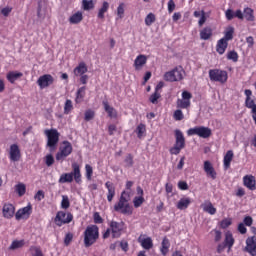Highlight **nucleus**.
I'll return each mask as SVG.
<instances>
[{
  "label": "nucleus",
  "mask_w": 256,
  "mask_h": 256,
  "mask_svg": "<svg viewBox=\"0 0 256 256\" xmlns=\"http://www.w3.org/2000/svg\"><path fill=\"white\" fill-rule=\"evenodd\" d=\"M193 98V94L189 91L182 92V99L178 98L176 101L177 109H189L191 107V99Z\"/></svg>",
  "instance_id": "11"
},
{
  "label": "nucleus",
  "mask_w": 256,
  "mask_h": 256,
  "mask_svg": "<svg viewBox=\"0 0 256 256\" xmlns=\"http://www.w3.org/2000/svg\"><path fill=\"white\" fill-rule=\"evenodd\" d=\"M21 77H23V72L17 71H10L6 75L7 81H9V83L11 84L15 83V81H17L18 79H21Z\"/></svg>",
  "instance_id": "28"
},
{
  "label": "nucleus",
  "mask_w": 256,
  "mask_h": 256,
  "mask_svg": "<svg viewBox=\"0 0 256 256\" xmlns=\"http://www.w3.org/2000/svg\"><path fill=\"white\" fill-rule=\"evenodd\" d=\"M129 193L123 191L118 202L114 205V211L122 215H133V206L129 204Z\"/></svg>",
  "instance_id": "3"
},
{
  "label": "nucleus",
  "mask_w": 256,
  "mask_h": 256,
  "mask_svg": "<svg viewBox=\"0 0 256 256\" xmlns=\"http://www.w3.org/2000/svg\"><path fill=\"white\" fill-rule=\"evenodd\" d=\"M191 205V198H181L176 204L177 209L183 211Z\"/></svg>",
  "instance_id": "33"
},
{
  "label": "nucleus",
  "mask_w": 256,
  "mask_h": 256,
  "mask_svg": "<svg viewBox=\"0 0 256 256\" xmlns=\"http://www.w3.org/2000/svg\"><path fill=\"white\" fill-rule=\"evenodd\" d=\"M138 243H140L141 247L146 251L153 249V239L151 237L143 238L140 236L138 238Z\"/></svg>",
  "instance_id": "20"
},
{
  "label": "nucleus",
  "mask_w": 256,
  "mask_h": 256,
  "mask_svg": "<svg viewBox=\"0 0 256 256\" xmlns=\"http://www.w3.org/2000/svg\"><path fill=\"white\" fill-rule=\"evenodd\" d=\"M32 213H33V206L31 205V203H29L26 207H23L17 210L15 214V219L16 221H21V219H24L25 221H27V219L31 217Z\"/></svg>",
  "instance_id": "13"
},
{
  "label": "nucleus",
  "mask_w": 256,
  "mask_h": 256,
  "mask_svg": "<svg viewBox=\"0 0 256 256\" xmlns=\"http://www.w3.org/2000/svg\"><path fill=\"white\" fill-rule=\"evenodd\" d=\"M178 189H180L181 191H187V189H189V185L185 181H179Z\"/></svg>",
  "instance_id": "64"
},
{
  "label": "nucleus",
  "mask_w": 256,
  "mask_h": 256,
  "mask_svg": "<svg viewBox=\"0 0 256 256\" xmlns=\"http://www.w3.org/2000/svg\"><path fill=\"white\" fill-rule=\"evenodd\" d=\"M83 21V13L82 12H76L74 13L70 18H69V22L72 25H77L79 23H81Z\"/></svg>",
  "instance_id": "34"
},
{
  "label": "nucleus",
  "mask_w": 256,
  "mask_h": 256,
  "mask_svg": "<svg viewBox=\"0 0 256 256\" xmlns=\"http://www.w3.org/2000/svg\"><path fill=\"white\" fill-rule=\"evenodd\" d=\"M120 247L124 253H127L129 251V242L125 240L120 241Z\"/></svg>",
  "instance_id": "63"
},
{
  "label": "nucleus",
  "mask_w": 256,
  "mask_h": 256,
  "mask_svg": "<svg viewBox=\"0 0 256 256\" xmlns=\"http://www.w3.org/2000/svg\"><path fill=\"white\" fill-rule=\"evenodd\" d=\"M30 252L32 256H43V251H41L39 246H31Z\"/></svg>",
  "instance_id": "51"
},
{
  "label": "nucleus",
  "mask_w": 256,
  "mask_h": 256,
  "mask_svg": "<svg viewBox=\"0 0 256 256\" xmlns=\"http://www.w3.org/2000/svg\"><path fill=\"white\" fill-rule=\"evenodd\" d=\"M71 153H73V145L67 140L63 141L59 151L56 153V161L63 163Z\"/></svg>",
  "instance_id": "8"
},
{
  "label": "nucleus",
  "mask_w": 256,
  "mask_h": 256,
  "mask_svg": "<svg viewBox=\"0 0 256 256\" xmlns=\"http://www.w3.org/2000/svg\"><path fill=\"white\" fill-rule=\"evenodd\" d=\"M173 119L175 121H183V119H185V115H183L181 108H178L176 111H174Z\"/></svg>",
  "instance_id": "46"
},
{
  "label": "nucleus",
  "mask_w": 256,
  "mask_h": 256,
  "mask_svg": "<svg viewBox=\"0 0 256 256\" xmlns=\"http://www.w3.org/2000/svg\"><path fill=\"white\" fill-rule=\"evenodd\" d=\"M161 99V94L157 91H155L149 98L150 103H153V105H157V101Z\"/></svg>",
  "instance_id": "55"
},
{
  "label": "nucleus",
  "mask_w": 256,
  "mask_h": 256,
  "mask_svg": "<svg viewBox=\"0 0 256 256\" xmlns=\"http://www.w3.org/2000/svg\"><path fill=\"white\" fill-rule=\"evenodd\" d=\"M245 251L251 256H256V236H251L246 239Z\"/></svg>",
  "instance_id": "16"
},
{
  "label": "nucleus",
  "mask_w": 256,
  "mask_h": 256,
  "mask_svg": "<svg viewBox=\"0 0 256 256\" xmlns=\"http://www.w3.org/2000/svg\"><path fill=\"white\" fill-rule=\"evenodd\" d=\"M253 9L247 7L244 9V18L246 21H255V15Z\"/></svg>",
  "instance_id": "40"
},
{
  "label": "nucleus",
  "mask_w": 256,
  "mask_h": 256,
  "mask_svg": "<svg viewBox=\"0 0 256 256\" xmlns=\"http://www.w3.org/2000/svg\"><path fill=\"white\" fill-rule=\"evenodd\" d=\"M16 208L14 204H11L9 202H6L3 204L2 207V215L4 219H13L15 217L16 213Z\"/></svg>",
  "instance_id": "14"
},
{
  "label": "nucleus",
  "mask_w": 256,
  "mask_h": 256,
  "mask_svg": "<svg viewBox=\"0 0 256 256\" xmlns=\"http://www.w3.org/2000/svg\"><path fill=\"white\" fill-rule=\"evenodd\" d=\"M145 203V198L143 196H136L133 199V205L135 209H139Z\"/></svg>",
  "instance_id": "44"
},
{
  "label": "nucleus",
  "mask_w": 256,
  "mask_h": 256,
  "mask_svg": "<svg viewBox=\"0 0 256 256\" xmlns=\"http://www.w3.org/2000/svg\"><path fill=\"white\" fill-rule=\"evenodd\" d=\"M97 239H99V227L97 225L86 227L84 231V246L91 247V245H95Z\"/></svg>",
  "instance_id": "4"
},
{
  "label": "nucleus",
  "mask_w": 256,
  "mask_h": 256,
  "mask_svg": "<svg viewBox=\"0 0 256 256\" xmlns=\"http://www.w3.org/2000/svg\"><path fill=\"white\" fill-rule=\"evenodd\" d=\"M22 247H25V241L22 240H13L11 245L9 246L10 251H15L16 249H22Z\"/></svg>",
  "instance_id": "38"
},
{
  "label": "nucleus",
  "mask_w": 256,
  "mask_h": 256,
  "mask_svg": "<svg viewBox=\"0 0 256 256\" xmlns=\"http://www.w3.org/2000/svg\"><path fill=\"white\" fill-rule=\"evenodd\" d=\"M87 71V64H85V62H80L78 66L74 69V75L76 77H79V75H85Z\"/></svg>",
  "instance_id": "32"
},
{
  "label": "nucleus",
  "mask_w": 256,
  "mask_h": 256,
  "mask_svg": "<svg viewBox=\"0 0 256 256\" xmlns=\"http://www.w3.org/2000/svg\"><path fill=\"white\" fill-rule=\"evenodd\" d=\"M209 79L213 83H220V85H225L227 80L229 79V74L225 70H221L218 68L210 69L208 72Z\"/></svg>",
  "instance_id": "5"
},
{
  "label": "nucleus",
  "mask_w": 256,
  "mask_h": 256,
  "mask_svg": "<svg viewBox=\"0 0 256 256\" xmlns=\"http://www.w3.org/2000/svg\"><path fill=\"white\" fill-rule=\"evenodd\" d=\"M226 57L228 61H233V63L239 61V54L235 50L228 51Z\"/></svg>",
  "instance_id": "41"
},
{
  "label": "nucleus",
  "mask_w": 256,
  "mask_h": 256,
  "mask_svg": "<svg viewBox=\"0 0 256 256\" xmlns=\"http://www.w3.org/2000/svg\"><path fill=\"white\" fill-rule=\"evenodd\" d=\"M185 75V70L183 67H176L171 71L164 74V79L170 83H175V81H183V76Z\"/></svg>",
  "instance_id": "9"
},
{
  "label": "nucleus",
  "mask_w": 256,
  "mask_h": 256,
  "mask_svg": "<svg viewBox=\"0 0 256 256\" xmlns=\"http://www.w3.org/2000/svg\"><path fill=\"white\" fill-rule=\"evenodd\" d=\"M73 180L78 185H81V183H83L81 175V166L77 164V162L72 163V171L70 173L61 174L58 183H73Z\"/></svg>",
  "instance_id": "2"
},
{
  "label": "nucleus",
  "mask_w": 256,
  "mask_h": 256,
  "mask_svg": "<svg viewBox=\"0 0 256 256\" xmlns=\"http://www.w3.org/2000/svg\"><path fill=\"white\" fill-rule=\"evenodd\" d=\"M235 154L233 153V150H228L224 156L223 159V167L225 171L231 167V161H233V157Z\"/></svg>",
  "instance_id": "23"
},
{
  "label": "nucleus",
  "mask_w": 256,
  "mask_h": 256,
  "mask_svg": "<svg viewBox=\"0 0 256 256\" xmlns=\"http://www.w3.org/2000/svg\"><path fill=\"white\" fill-rule=\"evenodd\" d=\"M155 21H157V18L155 17V14L153 13H149L146 18H145V25L147 27H151L153 25V23H155Z\"/></svg>",
  "instance_id": "43"
},
{
  "label": "nucleus",
  "mask_w": 256,
  "mask_h": 256,
  "mask_svg": "<svg viewBox=\"0 0 256 256\" xmlns=\"http://www.w3.org/2000/svg\"><path fill=\"white\" fill-rule=\"evenodd\" d=\"M105 187L108 189L107 200L111 203V201H113V197H115V185H113V182L107 181L105 183Z\"/></svg>",
  "instance_id": "29"
},
{
  "label": "nucleus",
  "mask_w": 256,
  "mask_h": 256,
  "mask_svg": "<svg viewBox=\"0 0 256 256\" xmlns=\"http://www.w3.org/2000/svg\"><path fill=\"white\" fill-rule=\"evenodd\" d=\"M44 134L47 137V147L50 151H55V149H57V145H59V131L52 128L45 130Z\"/></svg>",
  "instance_id": "7"
},
{
  "label": "nucleus",
  "mask_w": 256,
  "mask_h": 256,
  "mask_svg": "<svg viewBox=\"0 0 256 256\" xmlns=\"http://www.w3.org/2000/svg\"><path fill=\"white\" fill-rule=\"evenodd\" d=\"M244 93L246 95L245 107H247V109H251L252 119L256 125V104L255 100L251 99V95H253V92L249 89H246Z\"/></svg>",
  "instance_id": "12"
},
{
  "label": "nucleus",
  "mask_w": 256,
  "mask_h": 256,
  "mask_svg": "<svg viewBox=\"0 0 256 256\" xmlns=\"http://www.w3.org/2000/svg\"><path fill=\"white\" fill-rule=\"evenodd\" d=\"M9 159L14 163L21 159V150L19 149V145L12 144L10 146Z\"/></svg>",
  "instance_id": "18"
},
{
  "label": "nucleus",
  "mask_w": 256,
  "mask_h": 256,
  "mask_svg": "<svg viewBox=\"0 0 256 256\" xmlns=\"http://www.w3.org/2000/svg\"><path fill=\"white\" fill-rule=\"evenodd\" d=\"M102 105L104 107V111H106V113H107L108 117H110V119L117 118V110H115V108L110 106L109 102L103 101Z\"/></svg>",
  "instance_id": "27"
},
{
  "label": "nucleus",
  "mask_w": 256,
  "mask_h": 256,
  "mask_svg": "<svg viewBox=\"0 0 256 256\" xmlns=\"http://www.w3.org/2000/svg\"><path fill=\"white\" fill-rule=\"evenodd\" d=\"M147 64V56L140 54L134 60V67L136 71H139L143 67V65Z\"/></svg>",
  "instance_id": "25"
},
{
  "label": "nucleus",
  "mask_w": 256,
  "mask_h": 256,
  "mask_svg": "<svg viewBox=\"0 0 256 256\" xmlns=\"http://www.w3.org/2000/svg\"><path fill=\"white\" fill-rule=\"evenodd\" d=\"M187 135H188L189 137H191V136H193V135H199V126H196V127H194V128L188 129Z\"/></svg>",
  "instance_id": "60"
},
{
  "label": "nucleus",
  "mask_w": 256,
  "mask_h": 256,
  "mask_svg": "<svg viewBox=\"0 0 256 256\" xmlns=\"http://www.w3.org/2000/svg\"><path fill=\"white\" fill-rule=\"evenodd\" d=\"M95 119V111L89 109V110H86L85 111V114H84V120L85 121H91Z\"/></svg>",
  "instance_id": "54"
},
{
  "label": "nucleus",
  "mask_w": 256,
  "mask_h": 256,
  "mask_svg": "<svg viewBox=\"0 0 256 256\" xmlns=\"http://www.w3.org/2000/svg\"><path fill=\"white\" fill-rule=\"evenodd\" d=\"M15 191L18 193L19 197H23L27 191V187L23 183H19L15 186Z\"/></svg>",
  "instance_id": "42"
},
{
  "label": "nucleus",
  "mask_w": 256,
  "mask_h": 256,
  "mask_svg": "<svg viewBox=\"0 0 256 256\" xmlns=\"http://www.w3.org/2000/svg\"><path fill=\"white\" fill-rule=\"evenodd\" d=\"M73 221V214L71 212L58 211L54 218V223L57 227H63V225H69Z\"/></svg>",
  "instance_id": "10"
},
{
  "label": "nucleus",
  "mask_w": 256,
  "mask_h": 256,
  "mask_svg": "<svg viewBox=\"0 0 256 256\" xmlns=\"http://www.w3.org/2000/svg\"><path fill=\"white\" fill-rule=\"evenodd\" d=\"M227 47H229V42L224 39L218 40L216 44V53H218V55H225Z\"/></svg>",
  "instance_id": "21"
},
{
  "label": "nucleus",
  "mask_w": 256,
  "mask_h": 256,
  "mask_svg": "<svg viewBox=\"0 0 256 256\" xmlns=\"http://www.w3.org/2000/svg\"><path fill=\"white\" fill-rule=\"evenodd\" d=\"M61 207L62 209H69V207H71V202H69V196H62Z\"/></svg>",
  "instance_id": "53"
},
{
  "label": "nucleus",
  "mask_w": 256,
  "mask_h": 256,
  "mask_svg": "<svg viewBox=\"0 0 256 256\" xmlns=\"http://www.w3.org/2000/svg\"><path fill=\"white\" fill-rule=\"evenodd\" d=\"M125 167L130 168L133 167L134 161H133V154H127L124 159Z\"/></svg>",
  "instance_id": "49"
},
{
  "label": "nucleus",
  "mask_w": 256,
  "mask_h": 256,
  "mask_svg": "<svg viewBox=\"0 0 256 256\" xmlns=\"http://www.w3.org/2000/svg\"><path fill=\"white\" fill-rule=\"evenodd\" d=\"M30 252L32 256H43V251H41L39 246H31Z\"/></svg>",
  "instance_id": "52"
},
{
  "label": "nucleus",
  "mask_w": 256,
  "mask_h": 256,
  "mask_svg": "<svg viewBox=\"0 0 256 256\" xmlns=\"http://www.w3.org/2000/svg\"><path fill=\"white\" fill-rule=\"evenodd\" d=\"M243 184L244 187H247L250 191H255L256 190V179L255 176L253 175H245L243 177Z\"/></svg>",
  "instance_id": "19"
},
{
  "label": "nucleus",
  "mask_w": 256,
  "mask_h": 256,
  "mask_svg": "<svg viewBox=\"0 0 256 256\" xmlns=\"http://www.w3.org/2000/svg\"><path fill=\"white\" fill-rule=\"evenodd\" d=\"M233 223L231 218H225L220 222L221 229H227V227H230V225Z\"/></svg>",
  "instance_id": "56"
},
{
  "label": "nucleus",
  "mask_w": 256,
  "mask_h": 256,
  "mask_svg": "<svg viewBox=\"0 0 256 256\" xmlns=\"http://www.w3.org/2000/svg\"><path fill=\"white\" fill-rule=\"evenodd\" d=\"M203 211L205 213H209V215H215V213H217V208L213 207V203H211V201H205L202 205H201Z\"/></svg>",
  "instance_id": "30"
},
{
  "label": "nucleus",
  "mask_w": 256,
  "mask_h": 256,
  "mask_svg": "<svg viewBox=\"0 0 256 256\" xmlns=\"http://www.w3.org/2000/svg\"><path fill=\"white\" fill-rule=\"evenodd\" d=\"M223 243L227 246L228 251L233 249V245H235V238H233V233H231V231H227L225 233V239Z\"/></svg>",
  "instance_id": "26"
},
{
  "label": "nucleus",
  "mask_w": 256,
  "mask_h": 256,
  "mask_svg": "<svg viewBox=\"0 0 256 256\" xmlns=\"http://www.w3.org/2000/svg\"><path fill=\"white\" fill-rule=\"evenodd\" d=\"M93 219H94V223H96V224L103 223V218L101 217V214H99V212H95L93 214Z\"/></svg>",
  "instance_id": "61"
},
{
  "label": "nucleus",
  "mask_w": 256,
  "mask_h": 256,
  "mask_svg": "<svg viewBox=\"0 0 256 256\" xmlns=\"http://www.w3.org/2000/svg\"><path fill=\"white\" fill-rule=\"evenodd\" d=\"M71 241H73V233L69 232L64 237V245L69 247V245H71Z\"/></svg>",
  "instance_id": "57"
},
{
  "label": "nucleus",
  "mask_w": 256,
  "mask_h": 256,
  "mask_svg": "<svg viewBox=\"0 0 256 256\" xmlns=\"http://www.w3.org/2000/svg\"><path fill=\"white\" fill-rule=\"evenodd\" d=\"M45 163H46L47 167H51V165H53V163H55V158L53 157L52 154L46 155Z\"/></svg>",
  "instance_id": "58"
},
{
  "label": "nucleus",
  "mask_w": 256,
  "mask_h": 256,
  "mask_svg": "<svg viewBox=\"0 0 256 256\" xmlns=\"http://www.w3.org/2000/svg\"><path fill=\"white\" fill-rule=\"evenodd\" d=\"M235 33V28H233L232 26L228 27L224 33V37L221 38L224 41H226L227 43H229V41H233V35Z\"/></svg>",
  "instance_id": "37"
},
{
  "label": "nucleus",
  "mask_w": 256,
  "mask_h": 256,
  "mask_svg": "<svg viewBox=\"0 0 256 256\" xmlns=\"http://www.w3.org/2000/svg\"><path fill=\"white\" fill-rule=\"evenodd\" d=\"M175 134V144L172 148H170L171 155H179L182 149H185V136L183 132L179 129L174 131Z\"/></svg>",
  "instance_id": "6"
},
{
  "label": "nucleus",
  "mask_w": 256,
  "mask_h": 256,
  "mask_svg": "<svg viewBox=\"0 0 256 256\" xmlns=\"http://www.w3.org/2000/svg\"><path fill=\"white\" fill-rule=\"evenodd\" d=\"M117 16L119 19H123V17H125V3L122 2L117 7Z\"/></svg>",
  "instance_id": "50"
},
{
  "label": "nucleus",
  "mask_w": 256,
  "mask_h": 256,
  "mask_svg": "<svg viewBox=\"0 0 256 256\" xmlns=\"http://www.w3.org/2000/svg\"><path fill=\"white\" fill-rule=\"evenodd\" d=\"M211 37H213V29L211 27L206 26L200 30V39H202V41H209Z\"/></svg>",
  "instance_id": "24"
},
{
  "label": "nucleus",
  "mask_w": 256,
  "mask_h": 256,
  "mask_svg": "<svg viewBox=\"0 0 256 256\" xmlns=\"http://www.w3.org/2000/svg\"><path fill=\"white\" fill-rule=\"evenodd\" d=\"M85 175H86V179L87 181H91V179H93V167L89 164L85 165Z\"/></svg>",
  "instance_id": "47"
},
{
  "label": "nucleus",
  "mask_w": 256,
  "mask_h": 256,
  "mask_svg": "<svg viewBox=\"0 0 256 256\" xmlns=\"http://www.w3.org/2000/svg\"><path fill=\"white\" fill-rule=\"evenodd\" d=\"M82 7L84 11H89L95 7L93 0H82Z\"/></svg>",
  "instance_id": "48"
},
{
  "label": "nucleus",
  "mask_w": 256,
  "mask_h": 256,
  "mask_svg": "<svg viewBox=\"0 0 256 256\" xmlns=\"http://www.w3.org/2000/svg\"><path fill=\"white\" fill-rule=\"evenodd\" d=\"M146 132H147V126H145V124L140 123L136 127V133H137L138 139H143V135H145Z\"/></svg>",
  "instance_id": "39"
},
{
  "label": "nucleus",
  "mask_w": 256,
  "mask_h": 256,
  "mask_svg": "<svg viewBox=\"0 0 256 256\" xmlns=\"http://www.w3.org/2000/svg\"><path fill=\"white\" fill-rule=\"evenodd\" d=\"M109 228L105 230L102 234L103 239H109L112 236V239H119L125 233V223L123 221L117 222L115 220H111L109 223Z\"/></svg>",
  "instance_id": "1"
},
{
  "label": "nucleus",
  "mask_w": 256,
  "mask_h": 256,
  "mask_svg": "<svg viewBox=\"0 0 256 256\" xmlns=\"http://www.w3.org/2000/svg\"><path fill=\"white\" fill-rule=\"evenodd\" d=\"M109 11V2L104 1L101 8L98 10V19H105V14Z\"/></svg>",
  "instance_id": "35"
},
{
  "label": "nucleus",
  "mask_w": 256,
  "mask_h": 256,
  "mask_svg": "<svg viewBox=\"0 0 256 256\" xmlns=\"http://www.w3.org/2000/svg\"><path fill=\"white\" fill-rule=\"evenodd\" d=\"M170 248H171V241H169V238H167V236H165L161 242V247H160L161 255L167 256Z\"/></svg>",
  "instance_id": "22"
},
{
  "label": "nucleus",
  "mask_w": 256,
  "mask_h": 256,
  "mask_svg": "<svg viewBox=\"0 0 256 256\" xmlns=\"http://www.w3.org/2000/svg\"><path fill=\"white\" fill-rule=\"evenodd\" d=\"M214 232V241L216 243H219V241H221L222 237H223V233H221L220 230H213Z\"/></svg>",
  "instance_id": "59"
},
{
  "label": "nucleus",
  "mask_w": 256,
  "mask_h": 256,
  "mask_svg": "<svg viewBox=\"0 0 256 256\" xmlns=\"http://www.w3.org/2000/svg\"><path fill=\"white\" fill-rule=\"evenodd\" d=\"M203 169H204V172L206 173L207 177H209L213 181L215 179H217V171H215L213 164L209 160L204 161Z\"/></svg>",
  "instance_id": "17"
},
{
  "label": "nucleus",
  "mask_w": 256,
  "mask_h": 256,
  "mask_svg": "<svg viewBox=\"0 0 256 256\" xmlns=\"http://www.w3.org/2000/svg\"><path fill=\"white\" fill-rule=\"evenodd\" d=\"M86 87H80L77 92H76V98H75V103H83V99H85V91Z\"/></svg>",
  "instance_id": "36"
},
{
  "label": "nucleus",
  "mask_w": 256,
  "mask_h": 256,
  "mask_svg": "<svg viewBox=\"0 0 256 256\" xmlns=\"http://www.w3.org/2000/svg\"><path fill=\"white\" fill-rule=\"evenodd\" d=\"M225 15H226V19L228 21H231V20L235 19V12H233L232 9L226 10Z\"/></svg>",
  "instance_id": "62"
},
{
  "label": "nucleus",
  "mask_w": 256,
  "mask_h": 256,
  "mask_svg": "<svg viewBox=\"0 0 256 256\" xmlns=\"http://www.w3.org/2000/svg\"><path fill=\"white\" fill-rule=\"evenodd\" d=\"M54 82L55 78H53L51 74H44L38 78L37 85L40 89H47V87L53 85Z\"/></svg>",
  "instance_id": "15"
},
{
  "label": "nucleus",
  "mask_w": 256,
  "mask_h": 256,
  "mask_svg": "<svg viewBox=\"0 0 256 256\" xmlns=\"http://www.w3.org/2000/svg\"><path fill=\"white\" fill-rule=\"evenodd\" d=\"M211 135H212L211 128L205 127V126H199L198 137H201L202 139H209Z\"/></svg>",
  "instance_id": "31"
},
{
  "label": "nucleus",
  "mask_w": 256,
  "mask_h": 256,
  "mask_svg": "<svg viewBox=\"0 0 256 256\" xmlns=\"http://www.w3.org/2000/svg\"><path fill=\"white\" fill-rule=\"evenodd\" d=\"M73 111V101L67 99L64 104V115H69Z\"/></svg>",
  "instance_id": "45"
}]
</instances>
